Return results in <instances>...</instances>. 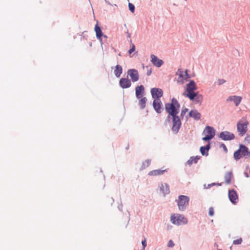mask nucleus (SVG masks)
Wrapping results in <instances>:
<instances>
[{
    "label": "nucleus",
    "instance_id": "obj_19",
    "mask_svg": "<svg viewBox=\"0 0 250 250\" xmlns=\"http://www.w3.org/2000/svg\"><path fill=\"white\" fill-rule=\"evenodd\" d=\"M188 115L196 121L199 120L201 117V114L197 110H191L188 113Z\"/></svg>",
    "mask_w": 250,
    "mask_h": 250
},
{
    "label": "nucleus",
    "instance_id": "obj_24",
    "mask_svg": "<svg viewBox=\"0 0 250 250\" xmlns=\"http://www.w3.org/2000/svg\"><path fill=\"white\" fill-rule=\"evenodd\" d=\"M232 176L233 175L231 171H228L225 173L224 179L226 184H230Z\"/></svg>",
    "mask_w": 250,
    "mask_h": 250
},
{
    "label": "nucleus",
    "instance_id": "obj_8",
    "mask_svg": "<svg viewBox=\"0 0 250 250\" xmlns=\"http://www.w3.org/2000/svg\"><path fill=\"white\" fill-rule=\"evenodd\" d=\"M218 137L223 141H231L235 138V135L232 132L224 131L220 133Z\"/></svg>",
    "mask_w": 250,
    "mask_h": 250
},
{
    "label": "nucleus",
    "instance_id": "obj_17",
    "mask_svg": "<svg viewBox=\"0 0 250 250\" xmlns=\"http://www.w3.org/2000/svg\"><path fill=\"white\" fill-rule=\"evenodd\" d=\"M135 94L137 99L144 97L145 94V88L143 85L137 86L135 88Z\"/></svg>",
    "mask_w": 250,
    "mask_h": 250
},
{
    "label": "nucleus",
    "instance_id": "obj_28",
    "mask_svg": "<svg viewBox=\"0 0 250 250\" xmlns=\"http://www.w3.org/2000/svg\"><path fill=\"white\" fill-rule=\"evenodd\" d=\"M150 162L151 160L149 159L146 160L144 162H143L142 166L141 167V169H143L147 167L150 165Z\"/></svg>",
    "mask_w": 250,
    "mask_h": 250
},
{
    "label": "nucleus",
    "instance_id": "obj_26",
    "mask_svg": "<svg viewBox=\"0 0 250 250\" xmlns=\"http://www.w3.org/2000/svg\"><path fill=\"white\" fill-rule=\"evenodd\" d=\"M139 99L140 100L139 101V105H140L141 109H143L145 108V107H146V104L147 101V99L146 97H144L141 98Z\"/></svg>",
    "mask_w": 250,
    "mask_h": 250
},
{
    "label": "nucleus",
    "instance_id": "obj_16",
    "mask_svg": "<svg viewBox=\"0 0 250 250\" xmlns=\"http://www.w3.org/2000/svg\"><path fill=\"white\" fill-rule=\"evenodd\" d=\"M162 103L160 99L154 100L153 102V107L155 111L158 113L162 112Z\"/></svg>",
    "mask_w": 250,
    "mask_h": 250
},
{
    "label": "nucleus",
    "instance_id": "obj_6",
    "mask_svg": "<svg viewBox=\"0 0 250 250\" xmlns=\"http://www.w3.org/2000/svg\"><path fill=\"white\" fill-rule=\"evenodd\" d=\"M203 134H206V136L202 138V140L204 141H208L214 137L215 130L211 126H207L203 132Z\"/></svg>",
    "mask_w": 250,
    "mask_h": 250
},
{
    "label": "nucleus",
    "instance_id": "obj_22",
    "mask_svg": "<svg viewBox=\"0 0 250 250\" xmlns=\"http://www.w3.org/2000/svg\"><path fill=\"white\" fill-rule=\"evenodd\" d=\"M201 158L200 156H196L195 157L192 156L190 157L189 159L187 162L186 165L191 166L193 164L197 163L199 160Z\"/></svg>",
    "mask_w": 250,
    "mask_h": 250
},
{
    "label": "nucleus",
    "instance_id": "obj_32",
    "mask_svg": "<svg viewBox=\"0 0 250 250\" xmlns=\"http://www.w3.org/2000/svg\"><path fill=\"white\" fill-rule=\"evenodd\" d=\"M128 7H129V10L132 12H134V10H135V6L134 5L131 3H129L128 4Z\"/></svg>",
    "mask_w": 250,
    "mask_h": 250
},
{
    "label": "nucleus",
    "instance_id": "obj_27",
    "mask_svg": "<svg viewBox=\"0 0 250 250\" xmlns=\"http://www.w3.org/2000/svg\"><path fill=\"white\" fill-rule=\"evenodd\" d=\"M186 96L188 97L190 100H193L197 96V93L194 92V91H187Z\"/></svg>",
    "mask_w": 250,
    "mask_h": 250
},
{
    "label": "nucleus",
    "instance_id": "obj_2",
    "mask_svg": "<svg viewBox=\"0 0 250 250\" xmlns=\"http://www.w3.org/2000/svg\"><path fill=\"white\" fill-rule=\"evenodd\" d=\"M250 151L249 148L243 145H240L239 148L233 154L234 159L237 161L243 157H250Z\"/></svg>",
    "mask_w": 250,
    "mask_h": 250
},
{
    "label": "nucleus",
    "instance_id": "obj_13",
    "mask_svg": "<svg viewBox=\"0 0 250 250\" xmlns=\"http://www.w3.org/2000/svg\"><path fill=\"white\" fill-rule=\"evenodd\" d=\"M159 188L164 196L168 194L170 192L169 187L167 183H160L159 185Z\"/></svg>",
    "mask_w": 250,
    "mask_h": 250
},
{
    "label": "nucleus",
    "instance_id": "obj_15",
    "mask_svg": "<svg viewBox=\"0 0 250 250\" xmlns=\"http://www.w3.org/2000/svg\"><path fill=\"white\" fill-rule=\"evenodd\" d=\"M119 85L122 88H128L131 85V83L128 78H122L120 80Z\"/></svg>",
    "mask_w": 250,
    "mask_h": 250
},
{
    "label": "nucleus",
    "instance_id": "obj_46",
    "mask_svg": "<svg viewBox=\"0 0 250 250\" xmlns=\"http://www.w3.org/2000/svg\"><path fill=\"white\" fill-rule=\"evenodd\" d=\"M128 147H129V146H127V147H126V149H128Z\"/></svg>",
    "mask_w": 250,
    "mask_h": 250
},
{
    "label": "nucleus",
    "instance_id": "obj_42",
    "mask_svg": "<svg viewBox=\"0 0 250 250\" xmlns=\"http://www.w3.org/2000/svg\"><path fill=\"white\" fill-rule=\"evenodd\" d=\"M246 139H247L248 140H250V135H248L246 137Z\"/></svg>",
    "mask_w": 250,
    "mask_h": 250
},
{
    "label": "nucleus",
    "instance_id": "obj_18",
    "mask_svg": "<svg viewBox=\"0 0 250 250\" xmlns=\"http://www.w3.org/2000/svg\"><path fill=\"white\" fill-rule=\"evenodd\" d=\"M95 31L96 32V37L100 41L101 45L102 46L103 43L102 39L103 34L100 27L99 26L98 24H96L95 26Z\"/></svg>",
    "mask_w": 250,
    "mask_h": 250
},
{
    "label": "nucleus",
    "instance_id": "obj_30",
    "mask_svg": "<svg viewBox=\"0 0 250 250\" xmlns=\"http://www.w3.org/2000/svg\"><path fill=\"white\" fill-rule=\"evenodd\" d=\"M188 109L187 108H185L182 109L180 116L182 118H183L185 114L188 112Z\"/></svg>",
    "mask_w": 250,
    "mask_h": 250
},
{
    "label": "nucleus",
    "instance_id": "obj_4",
    "mask_svg": "<svg viewBox=\"0 0 250 250\" xmlns=\"http://www.w3.org/2000/svg\"><path fill=\"white\" fill-rule=\"evenodd\" d=\"M175 202L177 204L178 209L180 211H184L188 206L189 202V198L186 195H179L178 199Z\"/></svg>",
    "mask_w": 250,
    "mask_h": 250
},
{
    "label": "nucleus",
    "instance_id": "obj_3",
    "mask_svg": "<svg viewBox=\"0 0 250 250\" xmlns=\"http://www.w3.org/2000/svg\"><path fill=\"white\" fill-rule=\"evenodd\" d=\"M170 221L173 224L177 226L185 225L188 223V219L185 216L178 213L171 214Z\"/></svg>",
    "mask_w": 250,
    "mask_h": 250
},
{
    "label": "nucleus",
    "instance_id": "obj_29",
    "mask_svg": "<svg viewBox=\"0 0 250 250\" xmlns=\"http://www.w3.org/2000/svg\"><path fill=\"white\" fill-rule=\"evenodd\" d=\"M226 80L223 79H219L217 80L216 83L218 85H221L226 83Z\"/></svg>",
    "mask_w": 250,
    "mask_h": 250
},
{
    "label": "nucleus",
    "instance_id": "obj_9",
    "mask_svg": "<svg viewBox=\"0 0 250 250\" xmlns=\"http://www.w3.org/2000/svg\"><path fill=\"white\" fill-rule=\"evenodd\" d=\"M150 93L152 97L154 100L160 99V98L163 96V90L158 88H152L150 90Z\"/></svg>",
    "mask_w": 250,
    "mask_h": 250
},
{
    "label": "nucleus",
    "instance_id": "obj_40",
    "mask_svg": "<svg viewBox=\"0 0 250 250\" xmlns=\"http://www.w3.org/2000/svg\"><path fill=\"white\" fill-rule=\"evenodd\" d=\"M151 73H152V70L150 69L147 70L146 74L147 76H150L151 75Z\"/></svg>",
    "mask_w": 250,
    "mask_h": 250
},
{
    "label": "nucleus",
    "instance_id": "obj_45",
    "mask_svg": "<svg viewBox=\"0 0 250 250\" xmlns=\"http://www.w3.org/2000/svg\"><path fill=\"white\" fill-rule=\"evenodd\" d=\"M245 176H246L247 177H249V176H248V174H247V173H245Z\"/></svg>",
    "mask_w": 250,
    "mask_h": 250
},
{
    "label": "nucleus",
    "instance_id": "obj_38",
    "mask_svg": "<svg viewBox=\"0 0 250 250\" xmlns=\"http://www.w3.org/2000/svg\"><path fill=\"white\" fill-rule=\"evenodd\" d=\"M135 50V46L134 44H132L131 48L128 50V53L131 54Z\"/></svg>",
    "mask_w": 250,
    "mask_h": 250
},
{
    "label": "nucleus",
    "instance_id": "obj_20",
    "mask_svg": "<svg viewBox=\"0 0 250 250\" xmlns=\"http://www.w3.org/2000/svg\"><path fill=\"white\" fill-rule=\"evenodd\" d=\"M210 148V143L206 146H202L200 148V151L202 155L207 156L208 155V150Z\"/></svg>",
    "mask_w": 250,
    "mask_h": 250
},
{
    "label": "nucleus",
    "instance_id": "obj_35",
    "mask_svg": "<svg viewBox=\"0 0 250 250\" xmlns=\"http://www.w3.org/2000/svg\"><path fill=\"white\" fill-rule=\"evenodd\" d=\"M175 244L172 240H169L167 247L169 248H173Z\"/></svg>",
    "mask_w": 250,
    "mask_h": 250
},
{
    "label": "nucleus",
    "instance_id": "obj_21",
    "mask_svg": "<svg viewBox=\"0 0 250 250\" xmlns=\"http://www.w3.org/2000/svg\"><path fill=\"white\" fill-rule=\"evenodd\" d=\"M186 88L187 91H194L197 89L196 83L193 80H190L189 83H187Z\"/></svg>",
    "mask_w": 250,
    "mask_h": 250
},
{
    "label": "nucleus",
    "instance_id": "obj_33",
    "mask_svg": "<svg viewBox=\"0 0 250 250\" xmlns=\"http://www.w3.org/2000/svg\"><path fill=\"white\" fill-rule=\"evenodd\" d=\"M220 147L222 148L226 153L228 152V149L224 144L221 143L220 145Z\"/></svg>",
    "mask_w": 250,
    "mask_h": 250
},
{
    "label": "nucleus",
    "instance_id": "obj_25",
    "mask_svg": "<svg viewBox=\"0 0 250 250\" xmlns=\"http://www.w3.org/2000/svg\"><path fill=\"white\" fill-rule=\"evenodd\" d=\"M167 169L165 170H161V169H156L153 170L151 171H150L148 173L149 175H160L163 174L165 171H166Z\"/></svg>",
    "mask_w": 250,
    "mask_h": 250
},
{
    "label": "nucleus",
    "instance_id": "obj_7",
    "mask_svg": "<svg viewBox=\"0 0 250 250\" xmlns=\"http://www.w3.org/2000/svg\"><path fill=\"white\" fill-rule=\"evenodd\" d=\"M248 124V121L243 122L241 120L237 123V130L240 136H243L246 134L247 131Z\"/></svg>",
    "mask_w": 250,
    "mask_h": 250
},
{
    "label": "nucleus",
    "instance_id": "obj_34",
    "mask_svg": "<svg viewBox=\"0 0 250 250\" xmlns=\"http://www.w3.org/2000/svg\"><path fill=\"white\" fill-rule=\"evenodd\" d=\"M196 103H200L201 102L202 100V97L201 96H197L194 99Z\"/></svg>",
    "mask_w": 250,
    "mask_h": 250
},
{
    "label": "nucleus",
    "instance_id": "obj_39",
    "mask_svg": "<svg viewBox=\"0 0 250 250\" xmlns=\"http://www.w3.org/2000/svg\"><path fill=\"white\" fill-rule=\"evenodd\" d=\"M142 244L143 245V247L144 248V250H145V248L146 246V239H144V240H143L142 241Z\"/></svg>",
    "mask_w": 250,
    "mask_h": 250
},
{
    "label": "nucleus",
    "instance_id": "obj_11",
    "mask_svg": "<svg viewBox=\"0 0 250 250\" xmlns=\"http://www.w3.org/2000/svg\"><path fill=\"white\" fill-rule=\"evenodd\" d=\"M229 198L230 201L233 204H235L238 201V197L236 191L234 189H231L229 191Z\"/></svg>",
    "mask_w": 250,
    "mask_h": 250
},
{
    "label": "nucleus",
    "instance_id": "obj_1",
    "mask_svg": "<svg viewBox=\"0 0 250 250\" xmlns=\"http://www.w3.org/2000/svg\"><path fill=\"white\" fill-rule=\"evenodd\" d=\"M180 107V104L174 98L172 99L171 103L165 104V109L168 113L167 120L170 121L171 117L172 122L171 129L175 133H177L179 132L182 125L180 118L177 115Z\"/></svg>",
    "mask_w": 250,
    "mask_h": 250
},
{
    "label": "nucleus",
    "instance_id": "obj_36",
    "mask_svg": "<svg viewBox=\"0 0 250 250\" xmlns=\"http://www.w3.org/2000/svg\"><path fill=\"white\" fill-rule=\"evenodd\" d=\"M208 214L211 216H212L214 215V209L213 207H210L209 208Z\"/></svg>",
    "mask_w": 250,
    "mask_h": 250
},
{
    "label": "nucleus",
    "instance_id": "obj_14",
    "mask_svg": "<svg viewBox=\"0 0 250 250\" xmlns=\"http://www.w3.org/2000/svg\"><path fill=\"white\" fill-rule=\"evenodd\" d=\"M242 100V97L239 96L233 95L229 96L227 99V102H233L236 106H238Z\"/></svg>",
    "mask_w": 250,
    "mask_h": 250
},
{
    "label": "nucleus",
    "instance_id": "obj_44",
    "mask_svg": "<svg viewBox=\"0 0 250 250\" xmlns=\"http://www.w3.org/2000/svg\"><path fill=\"white\" fill-rule=\"evenodd\" d=\"M104 38L105 39H107V36L106 35H104L103 34V36L102 37V38Z\"/></svg>",
    "mask_w": 250,
    "mask_h": 250
},
{
    "label": "nucleus",
    "instance_id": "obj_43",
    "mask_svg": "<svg viewBox=\"0 0 250 250\" xmlns=\"http://www.w3.org/2000/svg\"><path fill=\"white\" fill-rule=\"evenodd\" d=\"M105 2L109 5H111V3L108 1L105 0Z\"/></svg>",
    "mask_w": 250,
    "mask_h": 250
},
{
    "label": "nucleus",
    "instance_id": "obj_12",
    "mask_svg": "<svg viewBox=\"0 0 250 250\" xmlns=\"http://www.w3.org/2000/svg\"><path fill=\"white\" fill-rule=\"evenodd\" d=\"M151 59V62L155 66L160 67L164 63L162 60L159 59L155 55L152 54L150 56Z\"/></svg>",
    "mask_w": 250,
    "mask_h": 250
},
{
    "label": "nucleus",
    "instance_id": "obj_41",
    "mask_svg": "<svg viewBox=\"0 0 250 250\" xmlns=\"http://www.w3.org/2000/svg\"><path fill=\"white\" fill-rule=\"evenodd\" d=\"M127 38H130L131 36H130V34L128 32H127Z\"/></svg>",
    "mask_w": 250,
    "mask_h": 250
},
{
    "label": "nucleus",
    "instance_id": "obj_23",
    "mask_svg": "<svg viewBox=\"0 0 250 250\" xmlns=\"http://www.w3.org/2000/svg\"><path fill=\"white\" fill-rule=\"evenodd\" d=\"M123 72L122 67L120 65H117L115 66V69L114 71V73L116 77L119 78Z\"/></svg>",
    "mask_w": 250,
    "mask_h": 250
},
{
    "label": "nucleus",
    "instance_id": "obj_10",
    "mask_svg": "<svg viewBox=\"0 0 250 250\" xmlns=\"http://www.w3.org/2000/svg\"><path fill=\"white\" fill-rule=\"evenodd\" d=\"M127 75L129 76L132 82H136L139 79L138 71L135 69H130L127 71Z\"/></svg>",
    "mask_w": 250,
    "mask_h": 250
},
{
    "label": "nucleus",
    "instance_id": "obj_5",
    "mask_svg": "<svg viewBox=\"0 0 250 250\" xmlns=\"http://www.w3.org/2000/svg\"><path fill=\"white\" fill-rule=\"evenodd\" d=\"M176 75L178 76L177 80V83L183 84L186 81H188V79L190 78V76L188 73V70L183 71L182 69L179 68L175 73Z\"/></svg>",
    "mask_w": 250,
    "mask_h": 250
},
{
    "label": "nucleus",
    "instance_id": "obj_37",
    "mask_svg": "<svg viewBox=\"0 0 250 250\" xmlns=\"http://www.w3.org/2000/svg\"><path fill=\"white\" fill-rule=\"evenodd\" d=\"M215 185H218V186H221V184L220 183V184H216L215 183H211V184H208V187L207 188H210L211 187H212V186Z\"/></svg>",
    "mask_w": 250,
    "mask_h": 250
},
{
    "label": "nucleus",
    "instance_id": "obj_31",
    "mask_svg": "<svg viewBox=\"0 0 250 250\" xmlns=\"http://www.w3.org/2000/svg\"><path fill=\"white\" fill-rule=\"evenodd\" d=\"M242 242V238H239L238 239L235 240L233 242V244L235 245H239L241 244Z\"/></svg>",
    "mask_w": 250,
    "mask_h": 250
}]
</instances>
